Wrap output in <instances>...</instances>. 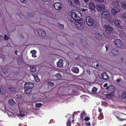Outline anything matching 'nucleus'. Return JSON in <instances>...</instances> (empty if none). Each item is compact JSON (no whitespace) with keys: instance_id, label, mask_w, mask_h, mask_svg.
Returning a JSON list of instances; mask_svg holds the SVG:
<instances>
[{"instance_id":"20","label":"nucleus","mask_w":126,"mask_h":126,"mask_svg":"<svg viewBox=\"0 0 126 126\" xmlns=\"http://www.w3.org/2000/svg\"><path fill=\"white\" fill-rule=\"evenodd\" d=\"M63 62V60L61 59H60L59 62L57 63V64L58 67H61L63 66L62 63Z\"/></svg>"},{"instance_id":"26","label":"nucleus","mask_w":126,"mask_h":126,"mask_svg":"<svg viewBox=\"0 0 126 126\" xmlns=\"http://www.w3.org/2000/svg\"><path fill=\"white\" fill-rule=\"evenodd\" d=\"M121 5L122 8L126 9V2L122 1L121 3Z\"/></svg>"},{"instance_id":"1","label":"nucleus","mask_w":126,"mask_h":126,"mask_svg":"<svg viewBox=\"0 0 126 126\" xmlns=\"http://www.w3.org/2000/svg\"><path fill=\"white\" fill-rule=\"evenodd\" d=\"M103 27L105 30L104 32L105 36L107 38H109L110 37V33L113 30L112 28L110 26L107 24L104 25Z\"/></svg>"},{"instance_id":"8","label":"nucleus","mask_w":126,"mask_h":126,"mask_svg":"<svg viewBox=\"0 0 126 126\" xmlns=\"http://www.w3.org/2000/svg\"><path fill=\"white\" fill-rule=\"evenodd\" d=\"M37 31L38 35L40 37L44 38L47 35L46 32L42 29H38Z\"/></svg>"},{"instance_id":"28","label":"nucleus","mask_w":126,"mask_h":126,"mask_svg":"<svg viewBox=\"0 0 126 126\" xmlns=\"http://www.w3.org/2000/svg\"><path fill=\"white\" fill-rule=\"evenodd\" d=\"M104 118V116L102 113H100L98 117V118L99 120H102Z\"/></svg>"},{"instance_id":"11","label":"nucleus","mask_w":126,"mask_h":126,"mask_svg":"<svg viewBox=\"0 0 126 126\" xmlns=\"http://www.w3.org/2000/svg\"><path fill=\"white\" fill-rule=\"evenodd\" d=\"M18 106L19 109V113H16V115L18 117L24 116L25 115V111L24 110H22L20 109L19 104Z\"/></svg>"},{"instance_id":"18","label":"nucleus","mask_w":126,"mask_h":126,"mask_svg":"<svg viewBox=\"0 0 126 126\" xmlns=\"http://www.w3.org/2000/svg\"><path fill=\"white\" fill-rule=\"evenodd\" d=\"M111 52L113 55H117L119 54L118 51L115 48L111 50Z\"/></svg>"},{"instance_id":"64","label":"nucleus","mask_w":126,"mask_h":126,"mask_svg":"<svg viewBox=\"0 0 126 126\" xmlns=\"http://www.w3.org/2000/svg\"><path fill=\"white\" fill-rule=\"evenodd\" d=\"M17 51H15V54L16 55H17Z\"/></svg>"},{"instance_id":"62","label":"nucleus","mask_w":126,"mask_h":126,"mask_svg":"<svg viewBox=\"0 0 126 126\" xmlns=\"http://www.w3.org/2000/svg\"><path fill=\"white\" fill-rule=\"evenodd\" d=\"M43 1H45V2H46V1H48V0H43Z\"/></svg>"},{"instance_id":"55","label":"nucleus","mask_w":126,"mask_h":126,"mask_svg":"<svg viewBox=\"0 0 126 126\" xmlns=\"http://www.w3.org/2000/svg\"><path fill=\"white\" fill-rule=\"evenodd\" d=\"M105 47L106 49V51H107L108 50V46L107 45H106L105 46Z\"/></svg>"},{"instance_id":"13","label":"nucleus","mask_w":126,"mask_h":126,"mask_svg":"<svg viewBox=\"0 0 126 126\" xmlns=\"http://www.w3.org/2000/svg\"><path fill=\"white\" fill-rule=\"evenodd\" d=\"M107 91V93L112 94L115 90V88L113 86H110L106 88Z\"/></svg>"},{"instance_id":"34","label":"nucleus","mask_w":126,"mask_h":126,"mask_svg":"<svg viewBox=\"0 0 126 126\" xmlns=\"http://www.w3.org/2000/svg\"><path fill=\"white\" fill-rule=\"evenodd\" d=\"M8 70L7 68H2L1 69L2 72L4 73H6L8 72Z\"/></svg>"},{"instance_id":"5","label":"nucleus","mask_w":126,"mask_h":126,"mask_svg":"<svg viewBox=\"0 0 126 126\" xmlns=\"http://www.w3.org/2000/svg\"><path fill=\"white\" fill-rule=\"evenodd\" d=\"M112 3L115 6H116V7L112 8L111 10L112 14L114 15L120 11V8L119 6V4L118 2H113Z\"/></svg>"},{"instance_id":"53","label":"nucleus","mask_w":126,"mask_h":126,"mask_svg":"<svg viewBox=\"0 0 126 126\" xmlns=\"http://www.w3.org/2000/svg\"><path fill=\"white\" fill-rule=\"evenodd\" d=\"M98 111L100 112V113H102L101 112V111H102L101 109L99 108H98Z\"/></svg>"},{"instance_id":"7","label":"nucleus","mask_w":126,"mask_h":126,"mask_svg":"<svg viewBox=\"0 0 126 126\" xmlns=\"http://www.w3.org/2000/svg\"><path fill=\"white\" fill-rule=\"evenodd\" d=\"M111 23L112 25L115 26L117 27L122 28L123 27V25L121 21L117 20H114L113 19L111 20Z\"/></svg>"},{"instance_id":"14","label":"nucleus","mask_w":126,"mask_h":126,"mask_svg":"<svg viewBox=\"0 0 126 126\" xmlns=\"http://www.w3.org/2000/svg\"><path fill=\"white\" fill-rule=\"evenodd\" d=\"M96 8L97 10L98 11H102L104 10L105 6L103 4H98L97 5Z\"/></svg>"},{"instance_id":"27","label":"nucleus","mask_w":126,"mask_h":126,"mask_svg":"<svg viewBox=\"0 0 126 126\" xmlns=\"http://www.w3.org/2000/svg\"><path fill=\"white\" fill-rule=\"evenodd\" d=\"M8 103L11 105H14L16 104L14 100L12 99H10L8 101Z\"/></svg>"},{"instance_id":"32","label":"nucleus","mask_w":126,"mask_h":126,"mask_svg":"<svg viewBox=\"0 0 126 126\" xmlns=\"http://www.w3.org/2000/svg\"><path fill=\"white\" fill-rule=\"evenodd\" d=\"M55 76L58 79H61L62 78V76L60 73H58L56 74Z\"/></svg>"},{"instance_id":"50","label":"nucleus","mask_w":126,"mask_h":126,"mask_svg":"<svg viewBox=\"0 0 126 126\" xmlns=\"http://www.w3.org/2000/svg\"><path fill=\"white\" fill-rule=\"evenodd\" d=\"M17 15L19 16V17L21 18L22 17V14L21 13H19V14H18Z\"/></svg>"},{"instance_id":"10","label":"nucleus","mask_w":126,"mask_h":126,"mask_svg":"<svg viewBox=\"0 0 126 126\" xmlns=\"http://www.w3.org/2000/svg\"><path fill=\"white\" fill-rule=\"evenodd\" d=\"M53 6L55 9L59 11L61 10L62 5L60 3L57 2L54 4Z\"/></svg>"},{"instance_id":"61","label":"nucleus","mask_w":126,"mask_h":126,"mask_svg":"<svg viewBox=\"0 0 126 126\" xmlns=\"http://www.w3.org/2000/svg\"><path fill=\"white\" fill-rule=\"evenodd\" d=\"M32 56L34 58H35L36 57V56Z\"/></svg>"},{"instance_id":"12","label":"nucleus","mask_w":126,"mask_h":126,"mask_svg":"<svg viewBox=\"0 0 126 126\" xmlns=\"http://www.w3.org/2000/svg\"><path fill=\"white\" fill-rule=\"evenodd\" d=\"M114 43L116 46L118 47H120L122 46V42L119 39L116 40L114 41Z\"/></svg>"},{"instance_id":"9","label":"nucleus","mask_w":126,"mask_h":126,"mask_svg":"<svg viewBox=\"0 0 126 126\" xmlns=\"http://www.w3.org/2000/svg\"><path fill=\"white\" fill-rule=\"evenodd\" d=\"M86 22L87 25L89 27L93 26L94 24L93 19L89 16H88L86 17Z\"/></svg>"},{"instance_id":"37","label":"nucleus","mask_w":126,"mask_h":126,"mask_svg":"<svg viewBox=\"0 0 126 126\" xmlns=\"http://www.w3.org/2000/svg\"><path fill=\"white\" fill-rule=\"evenodd\" d=\"M66 126H71V123L70 120L69 119L67 120L66 122Z\"/></svg>"},{"instance_id":"51","label":"nucleus","mask_w":126,"mask_h":126,"mask_svg":"<svg viewBox=\"0 0 126 126\" xmlns=\"http://www.w3.org/2000/svg\"><path fill=\"white\" fill-rule=\"evenodd\" d=\"M33 100V101H38L39 100L38 99H37V98H33V97L32 98Z\"/></svg>"},{"instance_id":"39","label":"nucleus","mask_w":126,"mask_h":126,"mask_svg":"<svg viewBox=\"0 0 126 126\" xmlns=\"http://www.w3.org/2000/svg\"><path fill=\"white\" fill-rule=\"evenodd\" d=\"M31 54H32V55H34L36 54L37 52L36 51L33 50L31 51Z\"/></svg>"},{"instance_id":"35","label":"nucleus","mask_w":126,"mask_h":126,"mask_svg":"<svg viewBox=\"0 0 126 126\" xmlns=\"http://www.w3.org/2000/svg\"><path fill=\"white\" fill-rule=\"evenodd\" d=\"M121 16L123 18L126 19V12L122 13L121 14Z\"/></svg>"},{"instance_id":"45","label":"nucleus","mask_w":126,"mask_h":126,"mask_svg":"<svg viewBox=\"0 0 126 126\" xmlns=\"http://www.w3.org/2000/svg\"><path fill=\"white\" fill-rule=\"evenodd\" d=\"M20 2L21 3L25 4L27 2V0H20Z\"/></svg>"},{"instance_id":"38","label":"nucleus","mask_w":126,"mask_h":126,"mask_svg":"<svg viewBox=\"0 0 126 126\" xmlns=\"http://www.w3.org/2000/svg\"><path fill=\"white\" fill-rule=\"evenodd\" d=\"M22 95L21 94H16V98H21L22 97Z\"/></svg>"},{"instance_id":"22","label":"nucleus","mask_w":126,"mask_h":126,"mask_svg":"<svg viewBox=\"0 0 126 126\" xmlns=\"http://www.w3.org/2000/svg\"><path fill=\"white\" fill-rule=\"evenodd\" d=\"M121 98L122 99H125L126 98V91L122 92Z\"/></svg>"},{"instance_id":"33","label":"nucleus","mask_w":126,"mask_h":126,"mask_svg":"<svg viewBox=\"0 0 126 126\" xmlns=\"http://www.w3.org/2000/svg\"><path fill=\"white\" fill-rule=\"evenodd\" d=\"M36 71V69L35 67H30V71L32 72H35Z\"/></svg>"},{"instance_id":"58","label":"nucleus","mask_w":126,"mask_h":126,"mask_svg":"<svg viewBox=\"0 0 126 126\" xmlns=\"http://www.w3.org/2000/svg\"><path fill=\"white\" fill-rule=\"evenodd\" d=\"M121 79H118L117 80V82H119L121 81Z\"/></svg>"},{"instance_id":"49","label":"nucleus","mask_w":126,"mask_h":126,"mask_svg":"<svg viewBox=\"0 0 126 126\" xmlns=\"http://www.w3.org/2000/svg\"><path fill=\"white\" fill-rule=\"evenodd\" d=\"M87 10H88L86 9H84L83 8V9H81L82 11L83 12H84L87 11Z\"/></svg>"},{"instance_id":"42","label":"nucleus","mask_w":126,"mask_h":126,"mask_svg":"<svg viewBox=\"0 0 126 126\" xmlns=\"http://www.w3.org/2000/svg\"><path fill=\"white\" fill-rule=\"evenodd\" d=\"M48 83L49 85L50 86H53L54 85L53 83L51 82H49Z\"/></svg>"},{"instance_id":"24","label":"nucleus","mask_w":126,"mask_h":126,"mask_svg":"<svg viewBox=\"0 0 126 126\" xmlns=\"http://www.w3.org/2000/svg\"><path fill=\"white\" fill-rule=\"evenodd\" d=\"M0 93L2 94H5L6 93L5 90H4L2 87L0 86Z\"/></svg>"},{"instance_id":"40","label":"nucleus","mask_w":126,"mask_h":126,"mask_svg":"<svg viewBox=\"0 0 126 126\" xmlns=\"http://www.w3.org/2000/svg\"><path fill=\"white\" fill-rule=\"evenodd\" d=\"M81 97L82 100L84 101V100L86 99L87 98V96L84 95H82L81 96Z\"/></svg>"},{"instance_id":"56","label":"nucleus","mask_w":126,"mask_h":126,"mask_svg":"<svg viewBox=\"0 0 126 126\" xmlns=\"http://www.w3.org/2000/svg\"><path fill=\"white\" fill-rule=\"evenodd\" d=\"M8 111L9 112H12L11 111H13L11 109H10L8 110Z\"/></svg>"},{"instance_id":"57","label":"nucleus","mask_w":126,"mask_h":126,"mask_svg":"<svg viewBox=\"0 0 126 126\" xmlns=\"http://www.w3.org/2000/svg\"><path fill=\"white\" fill-rule=\"evenodd\" d=\"M107 83H105L104 85V87H106L107 86Z\"/></svg>"},{"instance_id":"41","label":"nucleus","mask_w":126,"mask_h":126,"mask_svg":"<svg viewBox=\"0 0 126 126\" xmlns=\"http://www.w3.org/2000/svg\"><path fill=\"white\" fill-rule=\"evenodd\" d=\"M9 36L7 35H5L4 37V39L6 40H8L9 39Z\"/></svg>"},{"instance_id":"4","label":"nucleus","mask_w":126,"mask_h":126,"mask_svg":"<svg viewBox=\"0 0 126 126\" xmlns=\"http://www.w3.org/2000/svg\"><path fill=\"white\" fill-rule=\"evenodd\" d=\"M72 23L74 24L75 27L79 29H82L84 28V22L82 20H79V19L78 20H75Z\"/></svg>"},{"instance_id":"2","label":"nucleus","mask_w":126,"mask_h":126,"mask_svg":"<svg viewBox=\"0 0 126 126\" xmlns=\"http://www.w3.org/2000/svg\"><path fill=\"white\" fill-rule=\"evenodd\" d=\"M78 13L76 11L74 10H72L68 13L69 16L71 17L70 20L72 22L75 20L79 19V17L77 16Z\"/></svg>"},{"instance_id":"6","label":"nucleus","mask_w":126,"mask_h":126,"mask_svg":"<svg viewBox=\"0 0 126 126\" xmlns=\"http://www.w3.org/2000/svg\"><path fill=\"white\" fill-rule=\"evenodd\" d=\"M102 17L107 20L109 22L111 21V17L109 12L108 11H104L103 12L101 15Z\"/></svg>"},{"instance_id":"59","label":"nucleus","mask_w":126,"mask_h":126,"mask_svg":"<svg viewBox=\"0 0 126 126\" xmlns=\"http://www.w3.org/2000/svg\"><path fill=\"white\" fill-rule=\"evenodd\" d=\"M85 2L87 3L89 0H83Z\"/></svg>"},{"instance_id":"54","label":"nucleus","mask_w":126,"mask_h":126,"mask_svg":"<svg viewBox=\"0 0 126 126\" xmlns=\"http://www.w3.org/2000/svg\"><path fill=\"white\" fill-rule=\"evenodd\" d=\"M17 63H18V64H19V62H20L21 63L22 62V61L21 60H20V61H19V60H18L17 61Z\"/></svg>"},{"instance_id":"52","label":"nucleus","mask_w":126,"mask_h":126,"mask_svg":"<svg viewBox=\"0 0 126 126\" xmlns=\"http://www.w3.org/2000/svg\"><path fill=\"white\" fill-rule=\"evenodd\" d=\"M87 126H91L90 123V122L86 123Z\"/></svg>"},{"instance_id":"21","label":"nucleus","mask_w":126,"mask_h":126,"mask_svg":"<svg viewBox=\"0 0 126 126\" xmlns=\"http://www.w3.org/2000/svg\"><path fill=\"white\" fill-rule=\"evenodd\" d=\"M89 8L91 10H93L95 9V5L93 3L91 2L90 3L89 5Z\"/></svg>"},{"instance_id":"43","label":"nucleus","mask_w":126,"mask_h":126,"mask_svg":"<svg viewBox=\"0 0 126 126\" xmlns=\"http://www.w3.org/2000/svg\"><path fill=\"white\" fill-rule=\"evenodd\" d=\"M42 105V104L40 103H36L35 105V106L36 107H39Z\"/></svg>"},{"instance_id":"23","label":"nucleus","mask_w":126,"mask_h":126,"mask_svg":"<svg viewBox=\"0 0 126 126\" xmlns=\"http://www.w3.org/2000/svg\"><path fill=\"white\" fill-rule=\"evenodd\" d=\"M87 114L84 111H83L80 114L81 118L83 120V119L87 116Z\"/></svg>"},{"instance_id":"19","label":"nucleus","mask_w":126,"mask_h":126,"mask_svg":"<svg viewBox=\"0 0 126 126\" xmlns=\"http://www.w3.org/2000/svg\"><path fill=\"white\" fill-rule=\"evenodd\" d=\"M105 95L107 98L109 99L113 98L114 97L113 95L110 93H108L107 94H105Z\"/></svg>"},{"instance_id":"47","label":"nucleus","mask_w":126,"mask_h":126,"mask_svg":"<svg viewBox=\"0 0 126 126\" xmlns=\"http://www.w3.org/2000/svg\"><path fill=\"white\" fill-rule=\"evenodd\" d=\"M68 1L70 5H72L73 6V3L72 2L71 0H68Z\"/></svg>"},{"instance_id":"17","label":"nucleus","mask_w":126,"mask_h":126,"mask_svg":"<svg viewBox=\"0 0 126 126\" xmlns=\"http://www.w3.org/2000/svg\"><path fill=\"white\" fill-rule=\"evenodd\" d=\"M71 70L73 72L75 73L78 74L79 73V69L77 67H73L71 68Z\"/></svg>"},{"instance_id":"16","label":"nucleus","mask_w":126,"mask_h":126,"mask_svg":"<svg viewBox=\"0 0 126 126\" xmlns=\"http://www.w3.org/2000/svg\"><path fill=\"white\" fill-rule=\"evenodd\" d=\"M95 38L98 40H100L102 38V35L98 32H96L95 34Z\"/></svg>"},{"instance_id":"46","label":"nucleus","mask_w":126,"mask_h":126,"mask_svg":"<svg viewBox=\"0 0 126 126\" xmlns=\"http://www.w3.org/2000/svg\"><path fill=\"white\" fill-rule=\"evenodd\" d=\"M94 0L96 2L102 3L104 2V0Z\"/></svg>"},{"instance_id":"15","label":"nucleus","mask_w":126,"mask_h":126,"mask_svg":"<svg viewBox=\"0 0 126 126\" xmlns=\"http://www.w3.org/2000/svg\"><path fill=\"white\" fill-rule=\"evenodd\" d=\"M100 77L101 78L105 80H107L109 78L108 76L105 72L101 74L100 75Z\"/></svg>"},{"instance_id":"60","label":"nucleus","mask_w":126,"mask_h":126,"mask_svg":"<svg viewBox=\"0 0 126 126\" xmlns=\"http://www.w3.org/2000/svg\"><path fill=\"white\" fill-rule=\"evenodd\" d=\"M2 36V35L0 34V40L1 39V37Z\"/></svg>"},{"instance_id":"36","label":"nucleus","mask_w":126,"mask_h":126,"mask_svg":"<svg viewBox=\"0 0 126 126\" xmlns=\"http://www.w3.org/2000/svg\"><path fill=\"white\" fill-rule=\"evenodd\" d=\"M92 92L94 94L96 93L97 91V89L95 87H94L92 89Z\"/></svg>"},{"instance_id":"44","label":"nucleus","mask_w":126,"mask_h":126,"mask_svg":"<svg viewBox=\"0 0 126 126\" xmlns=\"http://www.w3.org/2000/svg\"><path fill=\"white\" fill-rule=\"evenodd\" d=\"M83 119L84 120L86 121H88L89 120L90 118L88 117H85Z\"/></svg>"},{"instance_id":"63","label":"nucleus","mask_w":126,"mask_h":126,"mask_svg":"<svg viewBox=\"0 0 126 126\" xmlns=\"http://www.w3.org/2000/svg\"><path fill=\"white\" fill-rule=\"evenodd\" d=\"M1 16V13L0 12V17Z\"/></svg>"},{"instance_id":"48","label":"nucleus","mask_w":126,"mask_h":126,"mask_svg":"<svg viewBox=\"0 0 126 126\" xmlns=\"http://www.w3.org/2000/svg\"><path fill=\"white\" fill-rule=\"evenodd\" d=\"M117 118L118 119V120L120 121H123V120H126V119H122L121 118H120L119 117H117Z\"/></svg>"},{"instance_id":"30","label":"nucleus","mask_w":126,"mask_h":126,"mask_svg":"<svg viewBox=\"0 0 126 126\" xmlns=\"http://www.w3.org/2000/svg\"><path fill=\"white\" fill-rule=\"evenodd\" d=\"M8 115L9 117H13V116H15V114L13 112H8Z\"/></svg>"},{"instance_id":"29","label":"nucleus","mask_w":126,"mask_h":126,"mask_svg":"<svg viewBox=\"0 0 126 126\" xmlns=\"http://www.w3.org/2000/svg\"><path fill=\"white\" fill-rule=\"evenodd\" d=\"M8 90L9 91H10L12 93H13L16 90L14 88L11 87L8 88Z\"/></svg>"},{"instance_id":"31","label":"nucleus","mask_w":126,"mask_h":126,"mask_svg":"<svg viewBox=\"0 0 126 126\" xmlns=\"http://www.w3.org/2000/svg\"><path fill=\"white\" fill-rule=\"evenodd\" d=\"M74 4L76 5H79L80 2L79 0H73Z\"/></svg>"},{"instance_id":"3","label":"nucleus","mask_w":126,"mask_h":126,"mask_svg":"<svg viewBox=\"0 0 126 126\" xmlns=\"http://www.w3.org/2000/svg\"><path fill=\"white\" fill-rule=\"evenodd\" d=\"M33 87V84L31 83L27 82L24 84V91L27 94H29L31 92V89Z\"/></svg>"},{"instance_id":"25","label":"nucleus","mask_w":126,"mask_h":126,"mask_svg":"<svg viewBox=\"0 0 126 126\" xmlns=\"http://www.w3.org/2000/svg\"><path fill=\"white\" fill-rule=\"evenodd\" d=\"M32 75L36 82H39L40 81V79H39L37 75L33 74H32Z\"/></svg>"}]
</instances>
